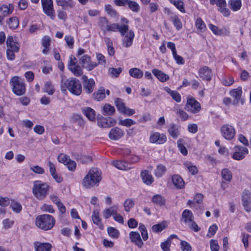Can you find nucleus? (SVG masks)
<instances>
[{"instance_id": "5", "label": "nucleus", "mask_w": 251, "mask_h": 251, "mask_svg": "<svg viewBox=\"0 0 251 251\" xmlns=\"http://www.w3.org/2000/svg\"><path fill=\"white\" fill-rule=\"evenodd\" d=\"M13 93L18 96L23 95L25 91V83L18 76H13L10 81Z\"/></svg>"}, {"instance_id": "54", "label": "nucleus", "mask_w": 251, "mask_h": 251, "mask_svg": "<svg viewBox=\"0 0 251 251\" xmlns=\"http://www.w3.org/2000/svg\"><path fill=\"white\" fill-rule=\"evenodd\" d=\"M70 158L66 155L61 153L58 156V160L59 162L63 163L66 165L67 162L69 161Z\"/></svg>"}, {"instance_id": "35", "label": "nucleus", "mask_w": 251, "mask_h": 251, "mask_svg": "<svg viewBox=\"0 0 251 251\" xmlns=\"http://www.w3.org/2000/svg\"><path fill=\"white\" fill-rule=\"evenodd\" d=\"M136 124V122L135 121L129 118L125 119L124 120L120 119L119 121V125L126 126L127 127H129L131 126L135 125Z\"/></svg>"}, {"instance_id": "16", "label": "nucleus", "mask_w": 251, "mask_h": 251, "mask_svg": "<svg viewBox=\"0 0 251 251\" xmlns=\"http://www.w3.org/2000/svg\"><path fill=\"white\" fill-rule=\"evenodd\" d=\"M6 45L7 49H11L15 51V52H17L19 50V44L14 39L13 37L9 36L7 37L6 40Z\"/></svg>"}, {"instance_id": "30", "label": "nucleus", "mask_w": 251, "mask_h": 251, "mask_svg": "<svg viewBox=\"0 0 251 251\" xmlns=\"http://www.w3.org/2000/svg\"><path fill=\"white\" fill-rule=\"evenodd\" d=\"M43 92L47 93L49 95H52L53 94L55 89L50 81H47L45 83Z\"/></svg>"}, {"instance_id": "58", "label": "nucleus", "mask_w": 251, "mask_h": 251, "mask_svg": "<svg viewBox=\"0 0 251 251\" xmlns=\"http://www.w3.org/2000/svg\"><path fill=\"white\" fill-rule=\"evenodd\" d=\"M30 169L33 172L38 174H43L45 172L44 169L38 165L32 166L30 167Z\"/></svg>"}, {"instance_id": "51", "label": "nucleus", "mask_w": 251, "mask_h": 251, "mask_svg": "<svg viewBox=\"0 0 251 251\" xmlns=\"http://www.w3.org/2000/svg\"><path fill=\"white\" fill-rule=\"evenodd\" d=\"M91 57L88 55H83L79 60V63L82 65L84 68L90 62Z\"/></svg>"}, {"instance_id": "4", "label": "nucleus", "mask_w": 251, "mask_h": 251, "mask_svg": "<svg viewBox=\"0 0 251 251\" xmlns=\"http://www.w3.org/2000/svg\"><path fill=\"white\" fill-rule=\"evenodd\" d=\"M50 186L46 183L36 180L33 182L32 193L34 196L39 200H44L47 196Z\"/></svg>"}, {"instance_id": "32", "label": "nucleus", "mask_w": 251, "mask_h": 251, "mask_svg": "<svg viewBox=\"0 0 251 251\" xmlns=\"http://www.w3.org/2000/svg\"><path fill=\"white\" fill-rule=\"evenodd\" d=\"M105 90L104 88L101 87L97 91L96 93H94L95 99L98 101L102 100L105 97Z\"/></svg>"}, {"instance_id": "13", "label": "nucleus", "mask_w": 251, "mask_h": 251, "mask_svg": "<svg viewBox=\"0 0 251 251\" xmlns=\"http://www.w3.org/2000/svg\"><path fill=\"white\" fill-rule=\"evenodd\" d=\"M229 94L230 96L234 99L233 101V104L234 105L238 104L240 100L241 101V103H243V101L241 99V97L242 94V88L241 87L232 89L230 91Z\"/></svg>"}, {"instance_id": "48", "label": "nucleus", "mask_w": 251, "mask_h": 251, "mask_svg": "<svg viewBox=\"0 0 251 251\" xmlns=\"http://www.w3.org/2000/svg\"><path fill=\"white\" fill-rule=\"evenodd\" d=\"M226 3L225 0V4H222L219 7V10L223 14L225 17H228L230 15L229 10L226 7Z\"/></svg>"}, {"instance_id": "17", "label": "nucleus", "mask_w": 251, "mask_h": 251, "mask_svg": "<svg viewBox=\"0 0 251 251\" xmlns=\"http://www.w3.org/2000/svg\"><path fill=\"white\" fill-rule=\"evenodd\" d=\"M35 251H51V245L49 243L35 242L34 243Z\"/></svg>"}, {"instance_id": "10", "label": "nucleus", "mask_w": 251, "mask_h": 251, "mask_svg": "<svg viewBox=\"0 0 251 251\" xmlns=\"http://www.w3.org/2000/svg\"><path fill=\"white\" fill-rule=\"evenodd\" d=\"M83 89L87 94H91L94 90L95 85L94 80L92 78H88L87 76L84 75L82 77Z\"/></svg>"}, {"instance_id": "43", "label": "nucleus", "mask_w": 251, "mask_h": 251, "mask_svg": "<svg viewBox=\"0 0 251 251\" xmlns=\"http://www.w3.org/2000/svg\"><path fill=\"white\" fill-rule=\"evenodd\" d=\"M222 176L225 180L230 181L232 179L231 172L228 169L225 168L222 171Z\"/></svg>"}, {"instance_id": "26", "label": "nucleus", "mask_w": 251, "mask_h": 251, "mask_svg": "<svg viewBox=\"0 0 251 251\" xmlns=\"http://www.w3.org/2000/svg\"><path fill=\"white\" fill-rule=\"evenodd\" d=\"M118 206L115 205L104 210L103 212V216L105 219L109 218L111 216H113L116 214L118 210Z\"/></svg>"}, {"instance_id": "9", "label": "nucleus", "mask_w": 251, "mask_h": 251, "mask_svg": "<svg viewBox=\"0 0 251 251\" xmlns=\"http://www.w3.org/2000/svg\"><path fill=\"white\" fill-rule=\"evenodd\" d=\"M149 140L151 143L159 145L166 142L167 137L165 134H161L158 132H151Z\"/></svg>"}, {"instance_id": "36", "label": "nucleus", "mask_w": 251, "mask_h": 251, "mask_svg": "<svg viewBox=\"0 0 251 251\" xmlns=\"http://www.w3.org/2000/svg\"><path fill=\"white\" fill-rule=\"evenodd\" d=\"M127 5L129 9L135 13H137L140 10V5L137 2L135 1L128 0Z\"/></svg>"}, {"instance_id": "15", "label": "nucleus", "mask_w": 251, "mask_h": 251, "mask_svg": "<svg viewBox=\"0 0 251 251\" xmlns=\"http://www.w3.org/2000/svg\"><path fill=\"white\" fill-rule=\"evenodd\" d=\"M124 135V132L119 127H115L111 129L108 137L112 140H117Z\"/></svg>"}, {"instance_id": "37", "label": "nucleus", "mask_w": 251, "mask_h": 251, "mask_svg": "<svg viewBox=\"0 0 251 251\" xmlns=\"http://www.w3.org/2000/svg\"><path fill=\"white\" fill-rule=\"evenodd\" d=\"M69 70L76 76H79L83 74V70L81 67L77 64L75 66L69 67Z\"/></svg>"}, {"instance_id": "44", "label": "nucleus", "mask_w": 251, "mask_h": 251, "mask_svg": "<svg viewBox=\"0 0 251 251\" xmlns=\"http://www.w3.org/2000/svg\"><path fill=\"white\" fill-rule=\"evenodd\" d=\"M134 205V202L131 199H127L124 202V206L126 212H129Z\"/></svg>"}, {"instance_id": "60", "label": "nucleus", "mask_w": 251, "mask_h": 251, "mask_svg": "<svg viewBox=\"0 0 251 251\" xmlns=\"http://www.w3.org/2000/svg\"><path fill=\"white\" fill-rule=\"evenodd\" d=\"M176 114L179 116L182 121L187 120L189 117L188 115L186 112L181 109L177 110Z\"/></svg>"}, {"instance_id": "20", "label": "nucleus", "mask_w": 251, "mask_h": 251, "mask_svg": "<svg viewBox=\"0 0 251 251\" xmlns=\"http://www.w3.org/2000/svg\"><path fill=\"white\" fill-rule=\"evenodd\" d=\"M141 177L143 181L147 185H151L153 181L152 176L147 170H145L141 172Z\"/></svg>"}, {"instance_id": "33", "label": "nucleus", "mask_w": 251, "mask_h": 251, "mask_svg": "<svg viewBox=\"0 0 251 251\" xmlns=\"http://www.w3.org/2000/svg\"><path fill=\"white\" fill-rule=\"evenodd\" d=\"M115 108L109 104H105L103 107L102 114L104 115L110 116L115 112Z\"/></svg>"}, {"instance_id": "63", "label": "nucleus", "mask_w": 251, "mask_h": 251, "mask_svg": "<svg viewBox=\"0 0 251 251\" xmlns=\"http://www.w3.org/2000/svg\"><path fill=\"white\" fill-rule=\"evenodd\" d=\"M117 30L120 32L122 36H124L128 31V26L127 25H123L121 26L119 25Z\"/></svg>"}, {"instance_id": "42", "label": "nucleus", "mask_w": 251, "mask_h": 251, "mask_svg": "<svg viewBox=\"0 0 251 251\" xmlns=\"http://www.w3.org/2000/svg\"><path fill=\"white\" fill-rule=\"evenodd\" d=\"M114 102L116 106L118 108V109L122 113L124 109L126 108V106L122 100L119 98H116L114 100Z\"/></svg>"}, {"instance_id": "62", "label": "nucleus", "mask_w": 251, "mask_h": 251, "mask_svg": "<svg viewBox=\"0 0 251 251\" xmlns=\"http://www.w3.org/2000/svg\"><path fill=\"white\" fill-rule=\"evenodd\" d=\"M247 153L239 152H234L232 155V157L235 160H240L243 159L245 157V154Z\"/></svg>"}, {"instance_id": "27", "label": "nucleus", "mask_w": 251, "mask_h": 251, "mask_svg": "<svg viewBox=\"0 0 251 251\" xmlns=\"http://www.w3.org/2000/svg\"><path fill=\"white\" fill-rule=\"evenodd\" d=\"M93 222L94 224L99 226L100 229H103V226L101 224V219L100 217V214L99 212L94 210L92 216Z\"/></svg>"}, {"instance_id": "40", "label": "nucleus", "mask_w": 251, "mask_h": 251, "mask_svg": "<svg viewBox=\"0 0 251 251\" xmlns=\"http://www.w3.org/2000/svg\"><path fill=\"white\" fill-rule=\"evenodd\" d=\"M19 20L16 17H13L9 19L8 21V25L10 28L15 29L19 25Z\"/></svg>"}, {"instance_id": "12", "label": "nucleus", "mask_w": 251, "mask_h": 251, "mask_svg": "<svg viewBox=\"0 0 251 251\" xmlns=\"http://www.w3.org/2000/svg\"><path fill=\"white\" fill-rule=\"evenodd\" d=\"M116 123V120L110 117H101L97 119L98 125L100 127H109L115 125Z\"/></svg>"}, {"instance_id": "45", "label": "nucleus", "mask_w": 251, "mask_h": 251, "mask_svg": "<svg viewBox=\"0 0 251 251\" xmlns=\"http://www.w3.org/2000/svg\"><path fill=\"white\" fill-rule=\"evenodd\" d=\"M171 19L172 21L175 26L177 30L180 29L182 27V23L177 16H174L171 17Z\"/></svg>"}, {"instance_id": "50", "label": "nucleus", "mask_w": 251, "mask_h": 251, "mask_svg": "<svg viewBox=\"0 0 251 251\" xmlns=\"http://www.w3.org/2000/svg\"><path fill=\"white\" fill-rule=\"evenodd\" d=\"M166 226L164 223H161L156 225H154L152 226V230L155 232H159L162 231L166 228Z\"/></svg>"}, {"instance_id": "1", "label": "nucleus", "mask_w": 251, "mask_h": 251, "mask_svg": "<svg viewBox=\"0 0 251 251\" xmlns=\"http://www.w3.org/2000/svg\"><path fill=\"white\" fill-rule=\"evenodd\" d=\"M61 90L65 93L67 90L72 94L79 96L82 92V86L80 81L74 77H70L61 81Z\"/></svg>"}, {"instance_id": "61", "label": "nucleus", "mask_w": 251, "mask_h": 251, "mask_svg": "<svg viewBox=\"0 0 251 251\" xmlns=\"http://www.w3.org/2000/svg\"><path fill=\"white\" fill-rule=\"evenodd\" d=\"M217 229L218 227L216 225H213L210 226L208 229V234H207V236L209 237L213 236L215 234Z\"/></svg>"}, {"instance_id": "6", "label": "nucleus", "mask_w": 251, "mask_h": 251, "mask_svg": "<svg viewBox=\"0 0 251 251\" xmlns=\"http://www.w3.org/2000/svg\"><path fill=\"white\" fill-rule=\"evenodd\" d=\"M220 131L222 136L228 140L232 139L236 133L234 127L228 124L223 125L221 127Z\"/></svg>"}, {"instance_id": "28", "label": "nucleus", "mask_w": 251, "mask_h": 251, "mask_svg": "<svg viewBox=\"0 0 251 251\" xmlns=\"http://www.w3.org/2000/svg\"><path fill=\"white\" fill-rule=\"evenodd\" d=\"M13 10L14 7L12 4H9L8 5L4 4L0 7V10L3 16L11 14Z\"/></svg>"}, {"instance_id": "7", "label": "nucleus", "mask_w": 251, "mask_h": 251, "mask_svg": "<svg viewBox=\"0 0 251 251\" xmlns=\"http://www.w3.org/2000/svg\"><path fill=\"white\" fill-rule=\"evenodd\" d=\"M185 109L187 111L193 113H196L201 110V105L200 103L194 98H188L185 105Z\"/></svg>"}, {"instance_id": "2", "label": "nucleus", "mask_w": 251, "mask_h": 251, "mask_svg": "<svg viewBox=\"0 0 251 251\" xmlns=\"http://www.w3.org/2000/svg\"><path fill=\"white\" fill-rule=\"evenodd\" d=\"M101 179L100 172L97 168H93L84 177L82 184L86 188H90L95 185H98Z\"/></svg>"}, {"instance_id": "38", "label": "nucleus", "mask_w": 251, "mask_h": 251, "mask_svg": "<svg viewBox=\"0 0 251 251\" xmlns=\"http://www.w3.org/2000/svg\"><path fill=\"white\" fill-rule=\"evenodd\" d=\"M170 2L173 4L180 12L185 13L184 3L181 0H169Z\"/></svg>"}, {"instance_id": "8", "label": "nucleus", "mask_w": 251, "mask_h": 251, "mask_svg": "<svg viewBox=\"0 0 251 251\" xmlns=\"http://www.w3.org/2000/svg\"><path fill=\"white\" fill-rule=\"evenodd\" d=\"M43 11L52 20L54 19L55 15L53 8L52 0H41Z\"/></svg>"}, {"instance_id": "55", "label": "nucleus", "mask_w": 251, "mask_h": 251, "mask_svg": "<svg viewBox=\"0 0 251 251\" xmlns=\"http://www.w3.org/2000/svg\"><path fill=\"white\" fill-rule=\"evenodd\" d=\"M251 192L249 190H245L242 195V201H251Z\"/></svg>"}, {"instance_id": "59", "label": "nucleus", "mask_w": 251, "mask_h": 251, "mask_svg": "<svg viewBox=\"0 0 251 251\" xmlns=\"http://www.w3.org/2000/svg\"><path fill=\"white\" fill-rule=\"evenodd\" d=\"M109 71H110V73L112 74V76L117 77L122 72V69L120 67L118 68H112L109 69Z\"/></svg>"}, {"instance_id": "11", "label": "nucleus", "mask_w": 251, "mask_h": 251, "mask_svg": "<svg viewBox=\"0 0 251 251\" xmlns=\"http://www.w3.org/2000/svg\"><path fill=\"white\" fill-rule=\"evenodd\" d=\"M199 75L200 78L206 81L211 80L213 75L211 69L206 66H202L199 69Z\"/></svg>"}, {"instance_id": "18", "label": "nucleus", "mask_w": 251, "mask_h": 251, "mask_svg": "<svg viewBox=\"0 0 251 251\" xmlns=\"http://www.w3.org/2000/svg\"><path fill=\"white\" fill-rule=\"evenodd\" d=\"M134 37V33L132 30H130L128 33L125 36L123 45L126 48H128L131 46L133 43V38Z\"/></svg>"}, {"instance_id": "22", "label": "nucleus", "mask_w": 251, "mask_h": 251, "mask_svg": "<svg viewBox=\"0 0 251 251\" xmlns=\"http://www.w3.org/2000/svg\"><path fill=\"white\" fill-rule=\"evenodd\" d=\"M82 110L83 113L90 121H95L96 114L94 110L89 107H85L82 108Z\"/></svg>"}, {"instance_id": "64", "label": "nucleus", "mask_w": 251, "mask_h": 251, "mask_svg": "<svg viewBox=\"0 0 251 251\" xmlns=\"http://www.w3.org/2000/svg\"><path fill=\"white\" fill-rule=\"evenodd\" d=\"M188 224L189 227L194 231L198 232L200 230L201 228L193 220Z\"/></svg>"}, {"instance_id": "14", "label": "nucleus", "mask_w": 251, "mask_h": 251, "mask_svg": "<svg viewBox=\"0 0 251 251\" xmlns=\"http://www.w3.org/2000/svg\"><path fill=\"white\" fill-rule=\"evenodd\" d=\"M129 238L131 242H133L139 248H142L144 243L139 232L137 231H131L129 233Z\"/></svg>"}, {"instance_id": "24", "label": "nucleus", "mask_w": 251, "mask_h": 251, "mask_svg": "<svg viewBox=\"0 0 251 251\" xmlns=\"http://www.w3.org/2000/svg\"><path fill=\"white\" fill-rule=\"evenodd\" d=\"M182 219L185 224H188L192 222L194 219V216L192 211L188 209L184 210L182 213Z\"/></svg>"}, {"instance_id": "31", "label": "nucleus", "mask_w": 251, "mask_h": 251, "mask_svg": "<svg viewBox=\"0 0 251 251\" xmlns=\"http://www.w3.org/2000/svg\"><path fill=\"white\" fill-rule=\"evenodd\" d=\"M129 74L132 77L136 78H141L143 76V72L137 68L130 69Z\"/></svg>"}, {"instance_id": "53", "label": "nucleus", "mask_w": 251, "mask_h": 251, "mask_svg": "<svg viewBox=\"0 0 251 251\" xmlns=\"http://www.w3.org/2000/svg\"><path fill=\"white\" fill-rule=\"evenodd\" d=\"M64 39L67 45L70 49H73L74 44V39L73 36L71 35H66Z\"/></svg>"}, {"instance_id": "39", "label": "nucleus", "mask_w": 251, "mask_h": 251, "mask_svg": "<svg viewBox=\"0 0 251 251\" xmlns=\"http://www.w3.org/2000/svg\"><path fill=\"white\" fill-rule=\"evenodd\" d=\"M166 171V167L163 165H158L154 171L155 175L158 177H161Z\"/></svg>"}, {"instance_id": "29", "label": "nucleus", "mask_w": 251, "mask_h": 251, "mask_svg": "<svg viewBox=\"0 0 251 251\" xmlns=\"http://www.w3.org/2000/svg\"><path fill=\"white\" fill-rule=\"evenodd\" d=\"M228 4L232 10L236 11L241 8L242 5L241 0H229Z\"/></svg>"}, {"instance_id": "57", "label": "nucleus", "mask_w": 251, "mask_h": 251, "mask_svg": "<svg viewBox=\"0 0 251 251\" xmlns=\"http://www.w3.org/2000/svg\"><path fill=\"white\" fill-rule=\"evenodd\" d=\"M171 244V241H170V239H168L166 241L161 244V248L163 251H170Z\"/></svg>"}, {"instance_id": "56", "label": "nucleus", "mask_w": 251, "mask_h": 251, "mask_svg": "<svg viewBox=\"0 0 251 251\" xmlns=\"http://www.w3.org/2000/svg\"><path fill=\"white\" fill-rule=\"evenodd\" d=\"M210 249L211 251H218L219 246L217 240L212 239L210 241Z\"/></svg>"}, {"instance_id": "47", "label": "nucleus", "mask_w": 251, "mask_h": 251, "mask_svg": "<svg viewBox=\"0 0 251 251\" xmlns=\"http://www.w3.org/2000/svg\"><path fill=\"white\" fill-rule=\"evenodd\" d=\"M183 140L179 139L177 142L178 148L180 152L184 155H186L188 153L187 150L182 144Z\"/></svg>"}, {"instance_id": "52", "label": "nucleus", "mask_w": 251, "mask_h": 251, "mask_svg": "<svg viewBox=\"0 0 251 251\" xmlns=\"http://www.w3.org/2000/svg\"><path fill=\"white\" fill-rule=\"evenodd\" d=\"M180 248L182 251H191V245L186 241L181 240L180 242Z\"/></svg>"}, {"instance_id": "21", "label": "nucleus", "mask_w": 251, "mask_h": 251, "mask_svg": "<svg viewBox=\"0 0 251 251\" xmlns=\"http://www.w3.org/2000/svg\"><path fill=\"white\" fill-rule=\"evenodd\" d=\"M172 178L173 184L177 189H181L184 186V181L180 176L174 175Z\"/></svg>"}, {"instance_id": "25", "label": "nucleus", "mask_w": 251, "mask_h": 251, "mask_svg": "<svg viewBox=\"0 0 251 251\" xmlns=\"http://www.w3.org/2000/svg\"><path fill=\"white\" fill-rule=\"evenodd\" d=\"M113 164L115 167L121 170H128L131 168L128 166V164L127 162L122 160L114 161Z\"/></svg>"}, {"instance_id": "3", "label": "nucleus", "mask_w": 251, "mask_h": 251, "mask_svg": "<svg viewBox=\"0 0 251 251\" xmlns=\"http://www.w3.org/2000/svg\"><path fill=\"white\" fill-rule=\"evenodd\" d=\"M55 221L54 218L48 214L38 216L36 219V225L37 227L44 230H48L53 227Z\"/></svg>"}, {"instance_id": "46", "label": "nucleus", "mask_w": 251, "mask_h": 251, "mask_svg": "<svg viewBox=\"0 0 251 251\" xmlns=\"http://www.w3.org/2000/svg\"><path fill=\"white\" fill-rule=\"evenodd\" d=\"M107 232L109 235L112 238L116 239L119 236V231L113 227H108Z\"/></svg>"}, {"instance_id": "19", "label": "nucleus", "mask_w": 251, "mask_h": 251, "mask_svg": "<svg viewBox=\"0 0 251 251\" xmlns=\"http://www.w3.org/2000/svg\"><path fill=\"white\" fill-rule=\"evenodd\" d=\"M179 126L174 124L170 125L168 131L173 138L176 139L179 135Z\"/></svg>"}, {"instance_id": "34", "label": "nucleus", "mask_w": 251, "mask_h": 251, "mask_svg": "<svg viewBox=\"0 0 251 251\" xmlns=\"http://www.w3.org/2000/svg\"><path fill=\"white\" fill-rule=\"evenodd\" d=\"M152 201L153 202L162 206L165 205L166 200L160 195H155L152 197Z\"/></svg>"}, {"instance_id": "41", "label": "nucleus", "mask_w": 251, "mask_h": 251, "mask_svg": "<svg viewBox=\"0 0 251 251\" xmlns=\"http://www.w3.org/2000/svg\"><path fill=\"white\" fill-rule=\"evenodd\" d=\"M10 206L16 213H19L22 210L21 204L16 201L12 200Z\"/></svg>"}, {"instance_id": "23", "label": "nucleus", "mask_w": 251, "mask_h": 251, "mask_svg": "<svg viewBox=\"0 0 251 251\" xmlns=\"http://www.w3.org/2000/svg\"><path fill=\"white\" fill-rule=\"evenodd\" d=\"M152 74L161 82H165L169 78L168 75L165 74L160 70L154 69L152 70Z\"/></svg>"}, {"instance_id": "49", "label": "nucleus", "mask_w": 251, "mask_h": 251, "mask_svg": "<svg viewBox=\"0 0 251 251\" xmlns=\"http://www.w3.org/2000/svg\"><path fill=\"white\" fill-rule=\"evenodd\" d=\"M195 25L198 29L200 31H203L206 29L205 25L201 18H199L197 19Z\"/></svg>"}]
</instances>
